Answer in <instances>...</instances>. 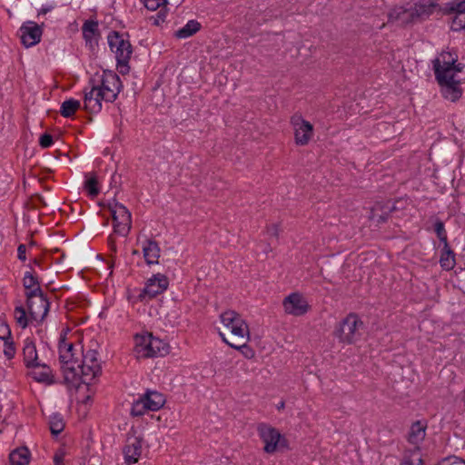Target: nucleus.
I'll use <instances>...</instances> for the list:
<instances>
[{"mask_svg":"<svg viewBox=\"0 0 465 465\" xmlns=\"http://www.w3.org/2000/svg\"><path fill=\"white\" fill-rule=\"evenodd\" d=\"M80 108V102L74 99H68L62 103L60 113L64 117H71Z\"/></svg>","mask_w":465,"mask_h":465,"instance_id":"c756f323","label":"nucleus"},{"mask_svg":"<svg viewBox=\"0 0 465 465\" xmlns=\"http://www.w3.org/2000/svg\"><path fill=\"white\" fill-rule=\"evenodd\" d=\"M426 426L420 421L412 424L409 434V441L412 444H419L425 438Z\"/></svg>","mask_w":465,"mask_h":465,"instance_id":"c85d7f7f","label":"nucleus"},{"mask_svg":"<svg viewBox=\"0 0 465 465\" xmlns=\"http://www.w3.org/2000/svg\"><path fill=\"white\" fill-rule=\"evenodd\" d=\"M291 124L294 131L295 143L297 145L308 144L313 134L312 124L299 114L292 116Z\"/></svg>","mask_w":465,"mask_h":465,"instance_id":"f8f14e48","label":"nucleus"},{"mask_svg":"<svg viewBox=\"0 0 465 465\" xmlns=\"http://www.w3.org/2000/svg\"><path fill=\"white\" fill-rule=\"evenodd\" d=\"M142 397L147 404L148 411H151L160 410L165 403L163 394L156 391H147Z\"/></svg>","mask_w":465,"mask_h":465,"instance_id":"4be33fe9","label":"nucleus"},{"mask_svg":"<svg viewBox=\"0 0 465 465\" xmlns=\"http://www.w3.org/2000/svg\"><path fill=\"white\" fill-rule=\"evenodd\" d=\"M284 408V402L283 401H281L278 405H277V409L278 410H282Z\"/></svg>","mask_w":465,"mask_h":465,"instance_id":"5fc2aeb1","label":"nucleus"},{"mask_svg":"<svg viewBox=\"0 0 465 465\" xmlns=\"http://www.w3.org/2000/svg\"><path fill=\"white\" fill-rule=\"evenodd\" d=\"M98 26V21L96 19H87L84 22L81 29H95Z\"/></svg>","mask_w":465,"mask_h":465,"instance_id":"de8ad7c7","label":"nucleus"},{"mask_svg":"<svg viewBox=\"0 0 465 465\" xmlns=\"http://www.w3.org/2000/svg\"><path fill=\"white\" fill-rule=\"evenodd\" d=\"M107 41L111 51L115 55L117 71L121 74H128L129 61L133 54L128 32L112 31L107 36Z\"/></svg>","mask_w":465,"mask_h":465,"instance_id":"f257e3e1","label":"nucleus"},{"mask_svg":"<svg viewBox=\"0 0 465 465\" xmlns=\"http://www.w3.org/2000/svg\"><path fill=\"white\" fill-rule=\"evenodd\" d=\"M31 368L30 375L35 381L45 384H51L53 382L52 371L47 365L40 363V367Z\"/></svg>","mask_w":465,"mask_h":465,"instance_id":"b1692460","label":"nucleus"},{"mask_svg":"<svg viewBox=\"0 0 465 465\" xmlns=\"http://www.w3.org/2000/svg\"><path fill=\"white\" fill-rule=\"evenodd\" d=\"M395 209L394 203L391 201L378 202L371 208L370 219L377 224L383 223Z\"/></svg>","mask_w":465,"mask_h":465,"instance_id":"f3484780","label":"nucleus"},{"mask_svg":"<svg viewBox=\"0 0 465 465\" xmlns=\"http://www.w3.org/2000/svg\"><path fill=\"white\" fill-rule=\"evenodd\" d=\"M258 434L264 443V451L267 453H273L280 447L284 446V439L278 430L266 424L261 423L257 428Z\"/></svg>","mask_w":465,"mask_h":465,"instance_id":"9d476101","label":"nucleus"},{"mask_svg":"<svg viewBox=\"0 0 465 465\" xmlns=\"http://www.w3.org/2000/svg\"><path fill=\"white\" fill-rule=\"evenodd\" d=\"M102 93L94 86L84 94V109L90 113H98L102 109Z\"/></svg>","mask_w":465,"mask_h":465,"instance_id":"6ab92c4d","label":"nucleus"},{"mask_svg":"<svg viewBox=\"0 0 465 465\" xmlns=\"http://www.w3.org/2000/svg\"><path fill=\"white\" fill-rule=\"evenodd\" d=\"M223 325L230 331L236 342H248L250 338L249 327L242 317L234 311H226L220 315Z\"/></svg>","mask_w":465,"mask_h":465,"instance_id":"423d86ee","label":"nucleus"},{"mask_svg":"<svg viewBox=\"0 0 465 465\" xmlns=\"http://www.w3.org/2000/svg\"><path fill=\"white\" fill-rule=\"evenodd\" d=\"M0 339L3 341L11 340V331L8 324L0 321Z\"/></svg>","mask_w":465,"mask_h":465,"instance_id":"79ce46f5","label":"nucleus"},{"mask_svg":"<svg viewBox=\"0 0 465 465\" xmlns=\"http://www.w3.org/2000/svg\"><path fill=\"white\" fill-rule=\"evenodd\" d=\"M142 248L146 263L157 264L161 252L158 243L153 240L146 239L143 242Z\"/></svg>","mask_w":465,"mask_h":465,"instance_id":"412c9836","label":"nucleus"},{"mask_svg":"<svg viewBox=\"0 0 465 465\" xmlns=\"http://www.w3.org/2000/svg\"><path fill=\"white\" fill-rule=\"evenodd\" d=\"M83 37L91 51L98 46L99 31H83Z\"/></svg>","mask_w":465,"mask_h":465,"instance_id":"473e14b6","label":"nucleus"},{"mask_svg":"<svg viewBox=\"0 0 465 465\" xmlns=\"http://www.w3.org/2000/svg\"><path fill=\"white\" fill-rule=\"evenodd\" d=\"M202 24L196 20H189L183 27L179 29H201Z\"/></svg>","mask_w":465,"mask_h":465,"instance_id":"49530a36","label":"nucleus"},{"mask_svg":"<svg viewBox=\"0 0 465 465\" xmlns=\"http://www.w3.org/2000/svg\"><path fill=\"white\" fill-rule=\"evenodd\" d=\"M267 233L271 237L277 238L278 235H279V227H278V225L277 224H272L270 227H268Z\"/></svg>","mask_w":465,"mask_h":465,"instance_id":"3c124183","label":"nucleus"},{"mask_svg":"<svg viewBox=\"0 0 465 465\" xmlns=\"http://www.w3.org/2000/svg\"><path fill=\"white\" fill-rule=\"evenodd\" d=\"M284 312L293 316L305 314L309 310L307 301L298 292H292L284 298L282 302Z\"/></svg>","mask_w":465,"mask_h":465,"instance_id":"2eb2a0df","label":"nucleus"},{"mask_svg":"<svg viewBox=\"0 0 465 465\" xmlns=\"http://www.w3.org/2000/svg\"><path fill=\"white\" fill-rule=\"evenodd\" d=\"M442 12L446 15L457 14L458 15L454 18L453 23H462V19L460 15H465V0H452L448 2L442 7Z\"/></svg>","mask_w":465,"mask_h":465,"instance_id":"5701e85b","label":"nucleus"},{"mask_svg":"<svg viewBox=\"0 0 465 465\" xmlns=\"http://www.w3.org/2000/svg\"><path fill=\"white\" fill-rule=\"evenodd\" d=\"M178 25L177 23H173V25H171L170 26Z\"/></svg>","mask_w":465,"mask_h":465,"instance_id":"4d7b16f0","label":"nucleus"},{"mask_svg":"<svg viewBox=\"0 0 465 465\" xmlns=\"http://www.w3.org/2000/svg\"><path fill=\"white\" fill-rule=\"evenodd\" d=\"M144 6L151 11H154L167 4V0H142Z\"/></svg>","mask_w":465,"mask_h":465,"instance_id":"ea45409f","label":"nucleus"},{"mask_svg":"<svg viewBox=\"0 0 465 465\" xmlns=\"http://www.w3.org/2000/svg\"><path fill=\"white\" fill-rule=\"evenodd\" d=\"M455 254L450 249L449 243L444 244L443 250L440 258V264L443 270L450 271L455 266Z\"/></svg>","mask_w":465,"mask_h":465,"instance_id":"bb28decb","label":"nucleus"},{"mask_svg":"<svg viewBox=\"0 0 465 465\" xmlns=\"http://www.w3.org/2000/svg\"><path fill=\"white\" fill-rule=\"evenodd\" d=\"M461 80L458 74H455L446 76L444 80L438 81L441 86L442 94L446 99L455 102L461 96V90L459 87Z\"/></svg>","mask_w":465,"mask_h":465,"instance_id":"dca6fc26","label":"nucleus"},{"mask_svg":"<svg viewBox=\"0 0 465 465\" xmlns=\"http://www.w3.org/2000/svg\"><path fill=\"white\" fill-rule=\"evenodd\" d=\"M134 351L137 358L163 356L169 351V346L163 341L153 337L151 333H143L134 337Z\"/></svg>","mask_w":465,"mask_h":465,"instance_id":"39448f33","label":"nucleus"},{"mask_svg":"<svg viewBox=\"0 0 465 465\" xmlns=\"http://www.w3.org/2000/svg\"><path fill=\"white\" fill-rule=\"evenodd\" d=\"M168 285L169 281L165 275L162 273L154 274L147 280L145 286L141 292L139 297L141 300L145 298L153 299L167 290Z\"/></svg>","mask_w":465,"mask_h":465,"instance_id":"ddd939ff","label":"nucleus"},{"mask_svg":"<svg viewBox=\"0 0 465 465\" xmlns=\"http://www.w3.org/2000/svg\"><path fill=\"white\" fill-rule=\"evenodd\" d=\"M49 427L51 433L57 436L64 428L63 419L59 415H54L50 418Z\"/></svg>","mask_w":465,"mask_h":465,"instance_id":"f704fd0d","label":"nucleus"},{"mask_svg":"<svg viewBox=\"0 0 465 465\" xmlns=\"http://www.w3.org/2000/svg\"><path fill=\"white\" fill-rule=\"evenodd\" d=\"M146 411H148L147 404L143 397H141L133 404L131 408V414L133 416H142Z\"/></svg>","mask_w":465,"mask_h":465,"instance_id":"e433bc0d","label":"nucleus"},{"mask_svg":"<svg viewBox=\"0 0 465 465\" xmlns=\"http://www.w3.org/2000/svg\"><path fill=\"white\" fill-rule=\"evenodd\" d=\"M30 461V451L26 447L14 450L9 454L10 465H27Z\"/></svg>","mask_w":465,"mask_h":465,"instance_id":"a878e982","label":"nucleus"},{"mask_svg":"<svg viewBox=\"0 0 465 465\" xmlns=\"http://www.w3.org/2000/svg\"><path fill=\"white\" fill-rule=\"evenodd\" d=\"M439 465H465V460L453 456L441 460Z\"/></svg>","mask_w":465,"mask_h":465,"instance_id":"37998d69","label":"nucleus"},{"mask_svg":"<svg viewBox=\"0 0 465 465\" xmlns=\"http://www.w3.org/2000/svg\"><path fill=\"white\" fill-rule=\"evenodd\" d=\"M42 26H48V25H45L44 23H42L41 25H39L37 23L29 21V22L24 24L20 27V29L21 30H24V29H41Z\"/></svg>","mask_w":465,"mask_h":465,"instance_id":"09e8293b","label":"nucleus"},{"mask_svg":"<svg viewBox=\"0 0 465 465\" xmlns=\"http://www.w3.org/2000/svg\"><path fill=\"white\" fill-rule=\"evenodd\" d=\"M5 348L4 354L7 359H12L15 354V348L14 342L11 340L4 341Z\"/></svg>","mask_w":465,"mask_h":465,"instance_id":"a19ab883","label":"nucleus"},{"mask_svg":"<svg viewBox=\"0 0 465 465\" xmlns=\"http://www.w3.org/2000/svg\"><path fill=\"white\" fill-rule=\"evenodd\" d=\"M39 143L43 148H48L53 144V137L48 134H44L40 137Z\"/></svg>","mask_w":465,"mask_h":465,"instance_id":"c03bdc74","label":"nucleus"},{"mask_svg":"<svg viewBox=\"0 0 465 465\" xmlns=\"http://www.w3.org/2000/svg\"><path fill=\"white\" fill-rule=\"evenodd\" d=\"M76 351L74 344L68 341L66 335H61L58 344L59 361L64 380L70 384H75V380L78 377L76 364L79 360L75 357Z\"/></svg>","mask_w":465,"mask_h":465,"instance_id":"7ed1b4c3","label":"nucleus"},{"mask_svg":"<svg viewBox=\"0 0 465 465\" xmlns=\"http://www.w3.org/2000/svg\"><path fill=\"white\" fill-rule=\"evenodd\" d=\"M166 13L163 10L159 11L155 15L149 17L152 26H169L170 21L165 23Z\"/></svg>","mask_w":465,"mask_h":465,"instance_id":"4c0bfd02","label":"nucleus"},{"mask_svg":"<svg viewBox=\"0 0 465 465\" xmlns=\"http://www.w3.org/2000/svg\"><path fill=\"white\" fill-rule=\"evenodd\" d=\"M196 32L197 31H175L174 36L177 39L188 38V37L193 35V34Z\"/></svg>","mask_w":465,"mask_h":465,"instance_id":"8fccbe9b","label":"nucleus"},{"mask_svg":"<svg viewBox=\"0 0 465 465\" xmlns=\"http://www.w3.org/2000/svg\"><path fill=\"white\" fill-rule=\"evenodd\" d=\"M23 285L26 290V298H30V296H35L36 294L43 292L36 277H35L31 272H25Z\"/></svg>","mask_w":465,"mask_h":465,"instance_id":"393cba45","label":"nucleus"},{"mask_svg":"<svg viewBox=\"0 0 465 465\" xmlns=\"http://www.w3.org/2000/svg\"><path fill=\"white\" fill-rule=\"evenodd\" d=\"M25 252H26V247L25 244H20L17 248V256H18V259L21 260V261H25L26 260V256H25Z\"/></svg>","mask_w":465,"mask_h":465,"instance_id":"603ef678","label":"nucleus"},{"mask_svg":"<svg viewBox=\"0 0 465 465\" xmlns=\"http://www.w3.org/2000/svg\"><path fill=\"white\" fill-rule=\"evenodd\" d=\"M84 189L87 191L91 197H95L98 195L100 190L96 176L92 175L86 178L84 182Z\"/></svg>","mask_w":465,"mask_h":465,"instance_id":"72a5a7b5","label":"nucleus"},{"mask_svg":"<svg viewBox=\"0 0 465 465\" xmlns=\"http://www.w3.org/2000/svg\"><path fill=\"white\" fill-rule=\"evenodd\" d=\"M14 316L17 322V324L23 329L26 328L28 325V317L26 315L25 310L22 306H16L14 311Z\"/></svg>","mask_w":465,"mask_h":465,"instance_id":"c9c22d12","label":"nucleus"},{"mask_svg":"<svg viewBox=\"0 0 465 465\" xmlns=\"http://www.w3.org/2000/svg\"><path fill=\"white\" fill-rule=\"evenodd\" d=\"M142 453V440L136 436H129L124 448V460L132 464L138 461Z\"/></svg>","mask_w":465,"mask_h":465,"instance_id":"a211bd4d","label":"nucleus"},{"mask_svg":"<svg viewBox=\"0 0 465 465\" xmlns=\"http://www.w3.org/2000/svg\"><path fill=\"white\" fill-rule=\"evenodd\" d=\"M76 368L78 369V371H76L78 377L75 380V384L72 385L79 386L81 383L90 384L102 371L98 352L92 349L83 352V359L81 361H78Z\"/></svg>","mask_w":465,"mask_h":465,"instance_id":"20e7f679","label":"nucleus"},{"mask_svg":"<svg viewBox=\"0 0 465 465\" xmlns=\"http://www.w3.org/2000/svg\"><path fill=\"white\" fill-rule=\"evenodd\" d=\"M27 299V306L30 318L36 322H42L49 312L50 303L43 292Z\"/></svg>","mask_w":465,"mask_h":465,"instance_id":"4468645a","label":"nucleus"},{"mask_svg":"<svg viewBox=\"0 0 465 465\" xmlns=\"http://www.w3.org/2000/svg\"><path fill=\"white\" fill-rule=\"evenodd\" d=\"M401 465H422L421 454L418 449L405 453Z\"/></svg>","mask_w":465,"mask_h":465,"instance_id":"2f4dec72","label":"nucleus"},{"mask_svg":"<svg viewBox=\"0 0 465 465\" xmlns=\"http://www.w3.org/2000/svg\"><path fill=\"white\" fill-rule=\"evenodd\" d=\"M23 355L24 362L27 368L40 367V361H38L36 346L32 340H25Z\"/></svg>","mask_w":465,"mask_h":465,"instance_id":"aec40b11","label":"nucleus"},{"mask_svg":"<svg viewBox=\"0 0 465 465\" xmlns=\"http://www.w3.org/2000/svg\"><path fill=\"white\" fill-rule=\"evenodd\" d=\"M463 22H464V24L460 25V29H465V20Z\"/></svg>","mask_w":465,"mask_h":465,"instance_id":"6e6d98bb","label":"nucleus"},{"mask_svg":"<svg viewBox=\"0 0 465 465\" xmlns=\"http://www.w3.org/2000/svg\"><path fill=\"white\" fill-rule=\"evenodd\" d=\"M434 231L443 244L448 243L447 232L444 227V223L440 220H437L434 223Z\"/></svg>","mask_w":465,"mask_h":465,"instance_id":"58836bf2","label":"nucleus"},{"mask_svg":"<svg viewBox=\"0 0 465 465\" xmlns=\"http://www.w3.org/2000/svg\"><path fill=\"white\" fill-rule=\"evenodd\" d=\"M54 465H65L64 464V452L62 450L56 451L54 455Z\"/></svg>","mask_w":465,"mask_h":465,"instance_id":"a18cd8bd","label":"nucleus"},{"mask_svg":"<svg viewBox=\"0 0 465 465\" xmlns=\"http://www.w3.org/2000/svg\"><path fill=\"white\" fill-rule=\"evenodd\" d=\"M42 37V31H21L19 38L25 48L32 47L38 44Z\"/></svg>","mask_w":465,"mask_h":465,"instance_id":"cd10ccee","label":"nucleus"},{"mask_svg":"<svg viewBox=\"0 0 465 465\" xmlns=\"http://www.w3.org/2000/svg\"><path fill=\"white\" fill-rule=\"evenodd\" d=\"M219 335L221 336V338L223 339V341L227 343L230 347L232 348H234L236 350H239V351H242V353L245 355V357L247 358H252L253 355H254V352L253 351L247 346V342H243V341H240V342H231L229 341L224 333H223L222 331L219 332Z\"/></svg>","mask_w":465,"mask_h":465,"instance_id":"7c9ffc66","label":"nucleus"},{"mask_svg":"<svg viewBox=\"0 0 465 465\" xmlns=\"http://www.w3.org/2000/svg\"><path fill=\"white\" fill-rule=\"evenodd\" d=\"M436 3L432 0H421L411 9L396 7L389 14V21L398 22L397 26H402L412 22L415 18L424 19L433 13Z\"/></svg>","mask_w":465,"mask_h":465,"instance_id":"f03ea898","label":"nucleus"},{"mask_svg":"<svg viewBox=\"0 0 465 465\" xmlns=\"http://www.w3.org/2000/svg\"><path fill=\"white\" fill-rule=\"evenodd\" d=\"M457 55L450 52H442L432 61L437 81H441L449 75H455L462 70L461 64H456Z\"/></svg>","mask_w":465,"mask_h":465,"instance_id":"0eeeda50","label":"nucleus"},{"mask_svg":"<svg viewBox=\"0 0 465 465\" xmlns=\"http://www.w3.org/2000/svg\"><path fill=\"white\" fill-rule=\"evenodd\" d=\"M363 322L356 314H349L335 331L336 337L340 341L351 344L361 338V330Z\"/></svg>","mask_w":465,"mask_h":465,"instance_id":"6e6552de","label":"nucleus"},{"mask_svg":"<svg viewBox=\"0 0 465 465\" xmlns=\"http://www.w3.org/2000/svg\"><path fill=\"white\" fill-rule=\"evenodd\" d=\"M53 9H54V5H43L41 7V9L39 10V12H38V18L41 15H45L46 13L52 11Z\"/></svg>","mask_w":465,"mask_h":465,"instance_id":"864d4df0","label":"nucleus"},{"mask_svg":"<svg viewBox=\"0 0 465 465\" xmlns=\"http://www.w3.org/2000/svg\"><path fill=\"white\" fill-rule=\"evenodd\" d=\"M114 222V232L121 236H126L132 226L131 213L119 203L109 204Z\"/></svg>","mask_w":465,"mask_h":465,"instance_id":"1a4fd4ad","label":"nucleus"},{"mask_svg":"<svg viewBox=\"0 0 465 465\" xmlns=\"http://www.w3.org/2000/svg\"><path fill=\"white\" fill-rule=\"evenodd\" d=\"M123 85L120 77L111 71L104 72L101 85L96 87L102 93L104 101L114 102L121 92Z\"/></svg>","mask_w":465,"mask_h":465,"instance_id":"9b49d317","label":"nucleus"}]
</instances>
